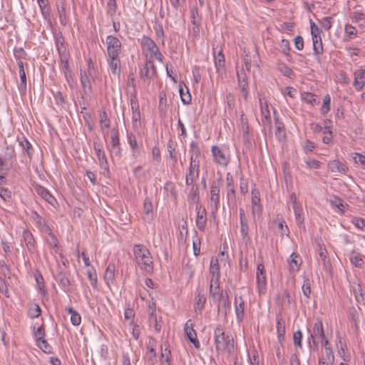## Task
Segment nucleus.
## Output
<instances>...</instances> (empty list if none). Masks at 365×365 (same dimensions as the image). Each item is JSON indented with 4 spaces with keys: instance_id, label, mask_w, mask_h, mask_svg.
I'll return each mask as SVG.
<instances>
[{
    "instance_id": "34",
    "label": "nucleus",
    "mask_w": 365,
    "mask_h": 365,
    "mask_svg": "<svg viewBox=\"0 0 365 365\" xmlns=\"http://www.w3.org/2000/svg\"><path fill=\"white\" fill-rule=\"evenodd\" d=\"M115 277V265L113 263H110L105 272L104 279L108 285L112 283L114 280Z\"/></svg>"
},
{
    "instance_id": "49",
    "label": "nucleus",
    "mask_w": 365,
    "mask_h": 365,
    "mask_svg": "<svg viewBox=\"0 0 365 365\" xmlns=\"http://www.w3.org/2000/svg\"><path fill=\"white\" fill-rule=\"evenodd\" d=\"M19 143L20 145L26 151L29 157L31 158L33 148L29 141L25 137H23Z\"/></svg>"
},
{
    "instance_id": "38",
    "label": "nucleus",
    "mask_w": 365,
    "mask_h": 365,
    "mask_svg": "<svg viewBox=\"0 0 365 365\" xmlns=\"http://www.w3.org/2000/svg\"><path fill=\"white\" fill-rule=\"evenodd\" d=\"M210 272L212 274V277L220 278V268L217 258L212 257L210 260Z\"/></svg>"
},
{
    "instance_id": "37",
    "label": "nucleus",
    "mask_w": 365,
    "mask_h": 365,
    "mask_svg": "<svg viewBox=\"0 0 365 365\" xmlns=\"http://www.w3.org/2000/svg\"><path fill=\"white\" fill-rule=\"evenodd\" d=\"M314 337H319L324 339L325 334L323 329L322 322L320 319H317L313 327V334Z\"/></svg>"
},
{
    "instance_id": "54",
    "label": "nucleus",
    "mask_w": 365,
    "mask_h": 365,
    "mask_svg": "<svg viewBox=\"0 0 365 365\" xmlns=\"http://www.w3.org/2000/svg\"><path fill=\"white\" fill-rule=\"evenodd\" d=\"M302 336H303L302 332L300 330H297V331H295L293 335V341H294V346H296L300 349L302 347Z\"/></svg>"
},
{
    "instance_id": "57",
    "label": "nucleus",
    "mask_w": 365,
    "mask_h": 365,
    "mask_svg": "<svg viewBox=\"0 0 365 365\" xmlns=\"http://www.w3.org/2000/svg\"><path fill=\"white\" fill-rule=\"evenodd\" d=\"M19 76L21 79V83L19 85V90L21 92H25L26 91V76L25 71H19Z\"/></svg>"
},
{
    "instance_id": "24",
    "label": "nucleus",
    "mask_w": 365,
    "mask_h": 365,
    "mask_svg": "<svg viewBox=\"0 0 365 365\" xmlns=\"http://www.w3.org/2000/svg\"><path fill=\"white\" fill-rule=\"evenodd\" d=\"M81 84L83 88V93L90 96L92 93V86L88 74L85 71L81 70Z\"/></svg>"
},
{
    "instance_id": "14",
    "label": "nucleus",
    "mask_w": 365,
    "mask_h": 365,
    "mask_svg": "<svg viewBox=\"0 0 365 365\" xmlns=\"http://www.w3.org/2000/svg\"><path fill=\"white\" fill-rule=\"evenodd\" d=\"M130 106L133 110V126L134 128H138L140 127V112L138 103L135 97L130 99Z\"/></svg>"
},
{
    "instance_id": "59",
    "label": "nucleus",
    "mask_w": 365,
    "mask_h": 365,
    "mask_svg": "<svg viewBox=\"0 0 365 365\" xmlns=\"http://www.w3.org/2000/svg\"><path fill=\"white\" fill-rule=\"evenodd\" d=\"M302 288L304 295L307 298H309L311 294V283L309 279H304Z\"/></svg>"
},
{
    "instance_id": "48",
    "label": "nucleus",
    "mask_w": 365,
    "mask_h": 365,
    "mask_svg": "<svg viewBox=\"0 0 365 365\" xmlns=\"http://www.w3.org/2000/svg\"><path fill=\"white\" fill-rule=\"evenodd\" d=\"M168 151L169 153V158L173 160L174 163H177V155L175 152V147L172 140H169L167 145Z\"/></svg>"
},
{
    "instance_id": "3",
    "label": "nucleus",
    "mask_w": 365,
    "mask_h": 365,
    "mask_svg": "<svg viewBox=\"0 0 365 365\" xmlns=\"http://www.w3.org/2000/svg\"><path fill=\"white\" fill-rule=\"evenodd\" d=\"M200 150L197 149L195 155L190 157V166L185 176L186 185H192L194 181L199 178L200 175Z\"/></svg>"
},
{
    "instance_id": "13",
    "label": "nucleus",
    "mask_w": 365,
    "mask_h": 365,
    "mask_svg": "<svg viewBox=\"0 0 365 365\" xmlns=\"http://www.w3.org/2000/svg\"><path fill=\"white\" fill-rule=\"evenodd\" d=\"M196 226L200 231H204L207 223V212L205 207L197 205Z\"/></svg>"
},
{
    "instance_id": "18",
    "label": "nucleus",
    "mask_w": 365,
    "mask_h": 365,
    "mask_svg": "<svg viewBox=\"0 0 365 365\" xmlns=\"http://www.w3.org/2000/svg\"><path fill=\"white\" fill-rule=\"evenodd\" d=\"M252 212L253 215L255 214L259 215L262 213L259 192L257 189L252 190Z\"/></svg>"
},
{
    "instance_id": "33",
    "label": "nucleus",
    "mask_w": 365,
    "mask_h": 365,
    "mask_svg": "<svg viewBox=\"0 0 365 365\" xmlns=\"http://www.w3.org/2000/svg\"><path fill=\"white\" fill-rule=\"evenodd\" d=\"M190 185L191 188L188 195L189 200L197 205L200 201L199 187L197 185L194 184V182Z\"/></svg>"
},
{
    "instance_id": "22",
    "label": "nucleus",
    "mask_w": 365,
    "mask_h": 365,
    "mask_svg": "<svg viewBox=\"0 0 365 365\" xmlns=\"http://www.w3.org/2000/svg\"><path fill=\"white\" fill-rule=\"evenodd\" d=\"M259 103L261 106V112L262 115V123L264 126H268L269 128H271V119L269 115V110L268 109V105L266 101L263 102V99L259 98Z\"/></svg>"
},
{
    "instance_id": "8",
    "label": "nucleus",
    "mask_w": 365,
    "mask_h": 365,
    "mask_svg": "<svg viewBox=\"0 0 365 365\" xmlns=\"http://www.w3.org/2000/svg\"><path fill=\"white\" fill-rule=\"evenodd\" d=\"M213 54L217 73L219 76H222L226 73L225 60L222 50L220 49L217 53V48H213Z\"/></svg>"
},
{
    "instance_id": "21",
    "label": "nucleus",
    "mask_w": 365,
    "mask_h": 365,
    "mask_svg": "<svg viewBox=\"0 0 365 365\" xmlns=\"http://www.w3.org/2000/svg\"><path fill=\"white\" fill-rule=\"evenodd\" d=\"M23 238L29 252H34L36 250V242L32 233L29 230H24Z\"/></svg>"
},
{
    "instance_id": "15",
    "label": "nucleus",
    "mask_w": 365,
    "mask_h": 365,
    "mask_svg": "<svg viewBox=\"0 0 365 365\" xmlns=\"http://www.w3.org/2000/svg\"><path fill=\"white\" fill-rule=\"evenodd\" d=\"M107 61L111 73L119 78L121 72L120 56H108Z\"/></svg>"
},
{
    "instance_id": "30",
    "label": "nucleus",
    "mask_w": 365,
    "mask_h": 365,
    "mask_svg": "<svg viewBox=\"0 0 365 365\" xmlns=\"http://www.w3.org/2000/svg\"><path fill=\"white\" fill-rule=\"evenodd\" d=\"M292 208L294 210L295 220H296V222H297L298 226L300 228L303 227L304 229H305V227H304V216H303V212H302V206L300 205H297V206H293Z\"/></svg>"
},
{
    "instance_id": "55",
    "label": "nucleus",
    "mask_w": 365,
    "mask_h": 365,
    "mask_svg": "<svg viewBox=\"0 0 365 365\" xmlns=\"http://www.w3.org/2000/svg\"><path fill=\"white\" fill-rule=\"evenodd\" d=\"M302 100L307 103L314 105L317 101V96L312 93H305L302 95Z\"/></svg>"
},
{
    "instance_id": "62",
    "label": "nucleus",
    "mask_w": 365,
    "mask_h": 365,
    "mask_svg": "<svg viewBox=\"0 0 365 365\" xmlns=\"http://www.w3.org/2000/svg\"><path fill=\"white\" fill-rule=\"evenodd\" d=\"M179 92H180V98H181V101L182 102L185 104V105H187L189 104L190 102H191V100H192V97L188 91V89L187 88V93H184L183 92V88H180L179 89Z\"/></svg>"
},
{
    "instance_id": "16",
    "label": "nucleus",
    "mask_w": 365,
    "mask_h": 365,
    "mask_svg": "<svg viewBox=\"0 0 365 365\" xmlns=\"http://www.w3.org/2000/svg\"><path fill=\"white\" fill-rule=\"evenodd\" d=\"M289 258L290 259L288 260L289 272L292 273L298 272L302 263V257L299 254L293 252Z\"/></svg>"
},
{
    "instance_id": "25",
    "label": "nucleus",
    "mask_w": 365,
    "mask_h": 365,
    "mask_svg": "<svg viewBox=\"0 0 365 365\" xmlns=\"http://www.w3.org/2000/svg\"><path fill=\"white\" fill-rule=\"evenodd\" d=\"M56 46L58 51L59 57L69 55L66 51L65 46V40L61 33L56 34Z\"/></svg>"
},
{
    "instance_id": "40",
    "label": "nucleus",
    "mask_w": 365,
    "mask_h": 365,
    "mask_svg": "<svg viewBox=\"0 0 365 365\" xmlns=\"http://www.w3.org/2000/svg\"><path fill=\"white\" fill-rule=\"evenodd\" d=\"M240 233L242 239L247 240L249 239V226L247 218L240 219Z\"/></svg>"
},
{
    "instance_id": "61",
    "label": "nucleus",
    "mask_w": 365,
    "mask_h": 365,
    "mask_svg": "<svg viewBox=\"0 0 365 365\" xmlns=\"http://www.w3.org/2000/svg\"><path fill=\"white\" fill-rule=\"evenodd\" d=\"M117 4L115 0H108L107 4V13L110 16H113L115 14Z\"/></svg>"
},
{
    "instance_id": "60",
    "label": "nucleus",
    "mask_w": 365,
    "mask_h": 365,
    "mask_svg": "<svg viewBox=\"0 0 365 365\" xmlns=\"http://www.w3.org/2000/svg\"><path fill=\"white\" fill-rule=\"evenodd\" d=\"M87 275L91 286L93 288H96L97 287V277L96 272L93 270V269H89L87 271Z\"/></svg>"
},
{
    "instance_id": "23",
    "label": "nucleus",
    "mask_w": 365,
    "mask_h": 365,
    "mask_svg": "<svg viewBox=\"0 0 365 365\" xmlns=\"http://www.w3.org/2000/svg\"><path fill=\"white\" fill-rule=\"evenodd\" d=\"M68 57L69 55L60 56V62L61 64V70L64 73L65 78L67 82L69 83L71 80H72V72L69 68L68 64Z\"/></svg>"
},
{
    "instance_id": "39",
    "label": "nucleus",
    "mask_w": 365,
    "mask_h": 365,
    "mask_svg": "<svg viewBox=\"0 0 365 365\" xmlns=\"http://www.w3.org/2000/svg\"><path fill=\"white\" fill-rule=\"evenodd\" d=\"M277 332L279 341L282 343L284 339L285 334V325L284 322H282V318H277Z\"/></svg>"
},
{
    "instance_id": "2",
    "label": "nucleus",
    "mask_w": 365,
    "mask_h": 365,
    "mask_svg": "<svg viewBox=\"0 0 365 365\" xmlns=\"http://www.w3.org/2000/svg\"><path fill=\"white\" fill-rule=\"evenodd\" d=\"M133 252L136 261L140 267L146 271L153 270V261L150 251L143 245H135L133 248Z\"/></svg>"
},
{
    "instance_id": "41",
    "label": "nucleus",
    "mask_w": 365,
    "mask_h": 365,
    "mask_svg": "<svg viewBox=\"0 0 365 365\" xmlns=\"http://www.w3.org/2000/svg\"><path fill=\"white\" fill-rule=\"evenodd\" d=\"M57 280L65 289L68 290L71 286V282L65 273L59 272L57 274Z\"/></svg>"
},
{
    "instance_id": "52",
    "label": "nucleus",
    "mask_w": 365,
    "mask_h": 365,
    "mask_svg": "<svg viewBox=\"0 0 365 365\" xmlns=\"http://www.w3.org/2000/svg\"><path fill=\"white\" fill-rule=\"evenodd\" d=\"M50 238L47 240V243L50 246L55 250L56 253H58L59 252V242L55 235L49 237Z\"/></svg>"
},
{
    "instance_id": "43",
    "label": "nucleus",
    "mask_w": 365,
    "mask_h": 365,
    "mask_svg": "<svg viewBox=\"0 0 365 365\" xmlns=\"http://www.w3.org/2000/svg\"><path fill=\"white\" fill-rule=\"evenodd\" d=\"M222 310L225 317H227L230 310V302L229 299H220L218 304V311Z\"/></svg>"
},
{
    "instance_id": "5",
    "label": "nucleus",
    "mask_w": 365,
    "mask_h": 365,
    "mask_svg": "<svg viewBox=\"0 0 365 365\" xmlns=\"http://www.w3.org/2000/svg\"><path fill=\"white\" fill-rule=\"evenodd\" d=\"M142 46L148 50L150 54V58L152 59L153 57L157 60L162 61L163 55L160 52L158 47L157 46L155 41L150 37L143 36L141 41Z\"/></svg>"
},
{
    "instance_id": "56",
    "label": "nucleus",
    "mask_w": 365,
    "mask_h": 365,
    "mask_svg": "<svg viewBox=\"0 0 365 365\" xmlns=\"http://www.w3.org/2000/svg\"><path fill=\"white\" fill-rule=\"evenodd\" d=\"M191 22L192 25L200 24V17L199 16L198 10L196 7L191 9Z\"/></svg>"
},
{
    "instance_id": "17",
    "label": "nucleus",
    "mask_w": 365,
    "mask_h": 365,
    "mask_svg": "<svg viewBox=\"0 0 365 365\" xmlns=\"http://www.w3.org/2000/svg\"><path fill=\"white\" fill-rule=\"evenodd\" d=\"M234 304L237 320L240 322L245 317V302L243 298L241 296H235Z\"/></svg>"
},
{
    "instance_id": "63",
    "label": "nucleus",
    "mask_w": 365,
    "mask_h": 365,
    "mask_svg": "<svg viewBox=\"0 0 365 365\" xmlns=\"http://www.w3.org/2000/svg\"><path fill=\"white\" fill-rule=\"evenodd\" d=\"M35 279H36V283L38 285L39 289L43 293H45V286H44V282H43V278L42 275L38 272H36V273H35Z\"/></svg>"
},
{
    "instance_id": "7",
    "label": "nucleus",
    "mask_w": 365,
    "mask_h": 365,
    "mask_svg": "<svg viewBox=\"0 0 365 365\" xmlns=\"http://www.w3.org/2000/svg\"><path fill=\"white\" fill-rule=\"evenodd\" d=\"M212 154L216 163L224 167L227 166L229 163V155L217 145L212 146Z\"/></svg>"
},
{
    "instance_id": "35",
    "label": "nucleus",
    "mask_w": 365,
    "mask_h": 365,
    "mask_svg": "<svg viewBox=\"0 0 365 365\" xmlns=\"http://www.w3.org/2000/svg\"><path fill=\"white\" fill-rule=\"evenodd\" d=\"M349 259L351 263L356 267H362L364 263L362 255L354 251L350 254Z\"/></svg>"
},
{
    "instance_id": "58",
    "label": "nucleus",
    "mask_w": 365,
    "mask_h": 365,
    "mask_svg": "<svg viewBox=\"0 0 365 365\" xmlns=\"http://www.w3.org/2000/svg\"><path fill=\"white\" fill-rule=\"evenodd\" d=\"M37 345L45 353H51V346L48 344V342L45 339H38Z\"/></svg>"
},
{
    "instance_id": "6",
    "label": "nucleus",
    "mask_w": 365,
    "mask_h": 365,
    "mask_svg": "<svg viewBox=\"0 0 365 365\" xmlns=\"http://www.w3.org/2000/svg\"><path fill=\"white\" fill-rule=\"evenodd\" d=\"M108 56H120L122 44L120 40L113 36L109 35L106 38Z\"/></svg>"
},
{
    "instance_id": "32",
    "label": "nucleus",
    "mask_w": 365,
    "mask_h": 365,
    "mask_svg": "<svg viewBox=\"0 0 365 365\" xmlns=\"http://www.w3.org/2000/svg\"><path fill=\"white\" fill-rule=\"evenodd\" d=\"M128 142L133 150V156L136 158L139 155L138 145L135 135L132 133H128Z\"/></svg>"
},
{
    "instance_id": "45",
    "label": "nucleus",
    "mask_w": 365,
    "mask_h": 365,
    "mask_svg": "<svg viewBox=\"0 0 365 365\" xmlns=\"http://www.w3.org/2000/svg\"><path fill=\"white\" fill-rule=\"evenodd\" d=\"M96 154L98 159L101 168L105 170H108V163L104 150L101 153H96Z\"/></svg>"
},
{
    "instance_id": "19",
    "label": "nucleus",
    "mask_w": 365,
    "mask_h": 365,
    "mask_svg": "<svg viewBox=\"0 0 365 365\" xmlns=\"http://www.w3.org/2000/svg\"><path fill=\"white\" fill-rule=\"evenodd\" d=\"M111 151L114 152L117 156H120L121 150L120 148L119 133L117 129L111 130Z\"/></svg>"
},
{
    "instance_id": "12",
    "label": "nucleus",
    "mask_w": 365,
    "mask_h": 365,
    "mask_svg": "<svg viewBox=\"0 0 365 365\" xmlns=\"http://www.w3.org/2000/svg\"><path fill=\"white\" fill-rule=\"evenodd\" d=\"M327 167L333 173L346 174L349 170L346 163L337 159L329 161Z\"/></svg>"
},
{
    "instance_id": "46",
    "label": "nucleus",
    "mask_w": 365,
    "mask_h": 365,
    "mask_svg": "<svg viewBox=\"0 0 365 365\" xmlns=\"http://www.w3.org/2000/svg\"><path fill=\"white\" fill-rule=\"evenodd\" d=\"M29 316L31 318H37L41 314V309L38 304H33L30 306L29 309Z\"/></svg>"
},
{
    "instance_id": "28",
    "label": "nucleus",
    "mask_w": 365,
    "mask_h": 365,
    "mask_svg": "<svg viewBox=\"0 0 365 365\" xmlns=\"http://www.w3.org/2000/svg\"><path fill=\"white\" fill-rule=\"evenodd\" d=\"M275 135L279 141H283L286 138V131L284 125L282 122H281L278 118H275Z\"/></svg>"
},
{
    "instance_id": "51",
    "label": "nucleus",
    "mask_w": 365,
    "mask_h": 365,
    "mask_svg": "<svg viewBox=\"0 0 365 365\" xmlns=\"http://www.w3.org/2000/svg\"><path fill=\"white\" fill-rule=\"evenodd\" d=\"M153 204L150 198L145 197L143 203V211L144 213L148 215H152L153 213Z\"/></svg>"
},
{
    "instance_id": "26",
    "label": "nucleus",
    "mask_w": 365,
    "mask_h": 365,
    "mask_svg": "<svg viewBox=\"0 0 365 365\" xmlns=\"http://www.w3.org/2000/svg\"><path fill=\"white\" fill-rule=\"evenodd\" d=\"M34 190L38 195L50 204H53L56 201L55 198L51 195L49 191L40 185H36Z\"/></svg>"
},
{
    "instance_id": "50",
    "label": "nucleus",
    "mask_w": 365,
    "mask_h": 365,
    "mask_svg": "<svg viewBox=\"0 0 365 365\" xmlns=\"http://www.w3.org/2000/svg\"><path fill=\"white\" fill-rule=\"evenodd\" d=\"M330 103H331V98L329 94L326 95L323 100V105L321 108V113L323 115H325L330 110Z\"/></svg>"
},
{
    "instance_id": "47",
    "label": "nucleus",
    "mask_w": 365,
    "mask_h": 365,
    "mask_svg": "<svg viewBox=\"0 0 365 365\" xmlns=\"http://www.w3.org/2000/svg\"><path fill=\"white\" fill-rule=\"evenodd\" d=\"M164 190L168 195L175 198L177 197V192L175 190V186L173 182L168 181L164 185Z\"/></svg>"
},
{
    "instance_id": "20",
    "label": "nucleus",
    "mask_w": 365,
    "mask_h": 365,
    "mask_svg": "<svg viewBox=\"0 0 365 365\" xmlns=\"http://www.w3.org/2000/svg\"><path fill=\"white\" fill-rule=\"evenodd\" d=\"M237 80L240 88H241L245 98H247L248 95V84L247 81V76L245 73L244 69L237 71Z\"/></svg>"
},
{
    "instance_id": "1",
    "label": "nucleus",
    "mask_w": 365,
    "mask_h": 365,
    "mask_svg": "<svg viewBox=\"0 0 365 365\" xmlns=\"http://www.w3.org/2000/svg\"><path fill=\"white\" fill-rule=\"evenodd\" d=\"M215 344L217 351H227L231 353L234 350V340L232 336H225L221 325H217L214 331Z\"/></svg>"
},
{
    "instance_id": "44",
    "label": "nucleus",
    "mask_w": 365,
    "mask_h": 365,
    "mask_svg": "<svg viewBox=\"0 0 365 365\" xmlns=\"http://www.w3.org/2000/svg\"><path fill=\"white\" fill-rule=\"evenodd\" d=\"M100 124L101 126V130L103 132L104 128H108L110 127V121L108 117V114L106 110H103L100 113Z\"/></svg>"
},
{
    "instance_id": "31",
    "label": "nucleus",
    "mask_w": 365,
    "mask_h": 365,
    "mask_svg": "<svg viewBox=\"0 0 365 365\" xmlns=\"http://www.w3.org/2000/svg\"><path fill=\"white\" fill-rule=\"evenodd\" d=\"M206 302V297L204 294L198 292L195 297L194 309L195 313L200 314Z\"/></svg>"
},
{
    "instance_id": "36",
    "label": "nucleus",
    "mask_w": 365,
    "mask_h": 365,
    "mask_svg": "<svg viewBox=\"0 0 365 365\" xmlns=\"http://www.w3.org/2000/svg\"><path fill=\"white\" fill-rule=\"evenodd\" d=\"M66 311L71 314V322L72 324L78 326L81 322V315L72 307H66Z\"/></svg>"
},
{
    "instance_id": "64",
    "label": "nucleus",
    "mask_w": 365,
    "mask_h": 365,
    "mask_svg": "<svg viewBox=\"0 0 365 365\" xmlns=\"http://www.w3.org/2000/svg\"><path fill=\"white\" fill-rule=\"evenodd\" d=\"M241 130L244 135H248L249 133V125L247 118L245 117L244 114L241 115Z\"/></svg>"
},
{
    "instance_id": "27",
    "label": "nucleus",
    "mask_w": 365,
    "mask_h": 365,
    "mask_svg": "<svg viewBox=\"0 0 365 365\" xmlns=\"http://www.w3.org/2000/svg\"><path fill=\"white\" fill-rule=\"evenodd\" d=\"M226 180H227V197L228 200H235L236 192L233 183V179L232 176L230 173L227 174L226 176Z\"/></svg>"
},
{
    "instance_id": "9",
    "label": "nucleus",
    "mask_w": 365,
    "mask_h": 365,
    "mask_svg": "<svg viewBox=\"0 0 365 365\" xmlns=\"http://www.w3.org/2000/svg\"><path fill=\"white\" fill-rule=\"evenodd\" d=\"M157 71L153 61L148 59L144 66L140 69V76L141 79H151L156 76Z\"/></svg>"
},
{
    "instance_id": "10",
    "label": "nucleus",
    "mask_w": 365,
    "mask_h": 365,
    "mask_svg": "<svg viewBox=\"0 0 365 365\" xmlns=\"http://www.w3.org/2000/svg\"><path fill=\"white\" fill-rule=\"evenodd\" d=\"M256 277H257V289L258 292L259 294H262L265 293L266 290V277L264 273V267L261 263L257 264V273H256Z\"/></svg>"
},
{
    "instance_id": "42",
    "label": "nucleus",
    "mask_w": 365,
    "mask_h": 365,
    "mask_svg": "<svg viewBox=\"0 0 365 365\" xmlns=\"http://www.w3.org/2000/svg\"><path fill=\"white\" fill-rule=\"evenodd\" d=\"M313 41V51L314 55L322 54L324 51L322 37L312 39Z\"/></svg>"
},
{
    "instance_id": "11",
    "label": "nucleus",
    "mask_w": 365,
    "mask_h": 365,
    "mask_svg": "<svg viewBox=\"0 0 365 365\" xmlns=\"http://www.w3.org/2000/svg\"><path fill=\"white\" fill-rule=\"evenodd\" d=\"M184 331L189 341L194 344L195 348L198 349L200 347V342L197 339V334L193 329V323L190 319L185 323Z\"/></svg>"
},
{
    "instance_id": "29",
    "label": "nucleus",
    "mask_w": 365,
    "mask_h": 365,
    "mask_svg": "<svg viewBox=\"0 0 365 365\" xmlns=\"http://www.w3.org/2000/svg\"><path fill=\"white\" fill-rule=\"evenodd\" d=\"M220 287L219 279H217V277H212L210 279V291H209L210 296L213 299H215L217 296L220 294Z\"/></svg>"
},
{
    "instance_id": "53",
    "label": "nucleus",
    "mask_w": 365,
    "mask_h": 365,
    "mask_svg": "<svg viewBox=\"0 0 365 365\" xmlns=\"http://www.w3.org/2000/svg\"><path fill=\"white\" fill-rule=\"evenodd\" d=\"M31 214L32 218L35 220L39 229L41 227L45 226L46 224L45 219L40 216L36 211H32Z\"/></svg>"
},
{
    "instance_id": "4",
    "label": "nucleus",
    "mask_w": 365,
    "mask_h": 365,
    "mask_svg": "<svg viewBox=\"0 0 365 365\" xmlns=\"http://www.w3.org/2000/svg\"><path fill=\"white\" fill-rule=\"evenodd\" d=\"M223 185V180L221 176L214 180L210 185V202L213 210H217L220 205V187Z\"/></svg>"
}]
</instances>
